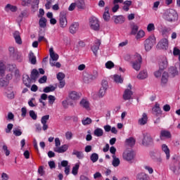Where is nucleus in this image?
Returning <instances> with one entry per match:
<instances>
[{
	"mask_svg": "<svg viewBox=\"0 0 180 180\" xmlns=\"http://www.w3.org/2000/svg\"><path fill=\"white\" fill-rule=\"evenodd\" d=\"M163 18L167 22H176L178 20V13L174 9H169L165 12Z\"/></svg>",
	"mask_w": 180,
	"mask_h": 180,
	"instance_id": "obj_1",
	"label": "nucleus"
},
{
	"mask_svg": "<svg viewBox=\"0 0 180 180\" xmlns=\"http://www.w3.org/2000/svg\"><path fill=\"white\" fill-rule=\"evenodd\" d=\"M131 58L132 60L131 63L134 70L136 71H140V68H141V63H143L141 55L135 53Z\"/></svg>",
	"mask_w": 180,
	"mask_h": 180,
	"instance_id": "obj_2",
	"label": "nucleus"
},
{
	"mask_svg": "<svg viewBox=\"0 0 180 180\" xmlns=\"http://www.w3.org/2000/svg\"><path fill=\"white\" fill-rule=\"evenodd\" d=\"M155 43H157V39L154 35H151L148 39H146L144 41V47L146 51H150Z\"/></svg>",
	"mask_w": 180,
	"mask_h": 180,
	"instance_id": "obj_3",
	"label": "nucleus"
},
{
	"mask_svg": "<svg viewBox=\"0 0 180 180\" xmlns=\"http://www.w3.org/2000/svg\"><path fill=\"white\" fill-rule=\"evenodd\" d=\"M89 26L93 30H99L101 27L99 20H98L96 17H91V18L89 19Z\"/></svg>",
	"mask_w": 180,
	"mask_h": 180,
	"instance_id": "obj_4",
	"label": "nucleus"
},
{
	"mask_svg": "<svg viewBox=\"0 0 180 180\" xmlns=\"http://www.w3.org/2000/svg\"><path fill=\"white\" fill-rule=\"evenodd\" d=\"M122 158L127 162H133L134 160V152L133 150H125L122 154Z\"/></svg>",
	"mask_w": 180,
	"mask_h": 180,
	"instance_id": "obj_5",
	"label": "nucleus"
},
{
	"mask_svg": "<svg viewBox=\"0 0 180 180\" xmlns=\"http://www.w3.org/2000/svg\"><path fill=\"white\" fill-rule=\"evenodd\" d=\"M169 42L167 38H164L160 40L157 44V48L160 50H168V46Z\"/></svg>",
	"mask_w": 180,
	"mask_h": 180,
	"instance_id": "obj_6",
	"label": "nucleus"
},
{
	"mask_svg": "<svg viewBox=\"0 0 180 180\" xmlns=\"http://www.w3.org/2000/svg\"><path fill=\"white\" fill-rule=\"evenodd\" d=\"M68 24V21L67 20V15L64 13H60L59 16V25L62 29H65L67 27V25Z\"/></svg>",
	"mask_w": 180,
	"mask_h": 180,
	"instance_id": "obj_7",
	"label": "nucleus"
},
{
	"mask_svg": "<svg viewBox=\"0 0 180 180\" xmlns=\"http://www.w3.org/2000/svg\"><path fill=\"white\" fill-rule=\"evenodd\" d=\"M50 119V115H46L41 117V123L42 124V130L46 131L49 129V124H47V122Z\"/></svg>",
	"mask_w": 180,
	"mask_h": 180,
	"instance_id": "obj_8",
	"label": "nucleus"
},
{
	"mask_svg": "<svg viewBox=\"0 0 180 180\" xmlns=\"http://www.w3.org/2000/svg\"><path fill=\"white\" fill-rule=\"evenodd\" d=\"M79 105L85 110H91V103L86 98H82L79 102Z\"/></svg>",
	"mask_w": 180,
	"mask_h": 180,
	"instance_id": "obj_9",
	"label": "nucleus"
},
{
	"mask_svg": "<svg viewBox=\"0 0 180 180\" xmlns=\"http://www.w3.org/2000/svg\"><path fill=\"white\" fill-rule=\"evenodd\" d=\"M22 82L25 86L30 88V86H32V84H33L34 82L32 81V78L29 77L28 75H23Z\"/></svg>",
	"mask_w": 180,
	"mask_h": 180,
	"instance_id": "obj_10",
	"label": "nucleus"
},
{
	"mask_svg": "<svg viewBox=\"0 0 180 180\" xmlns=\"http://www.w3.org/2000/svg\"><path fill=\"white\" fill-rule=\"evenodd\" d=\"M150 157L155 162H162V158L160 152H151Z\"/></svg>",
	"mask_w": 180,
	"mask_h": 180,
	"instance_id": "obj_11",
	"label": "nucleus"
},
{
	"mask_svg": "<svg viewBox=\"0 0 180 180\" xmlns=\"http://www.w3.org/2000/svg\"><path fill=\"white\" fill-rule=\"evenodd\" d=\"M150 143H153V138L150 136V134L145 133L143 134V139L142 141L143 146H148Z\"/></svg>",
	"mask_w": 180,
	"mask_h": 180,
	"instance_id": "obj_12",
	"label": "nucleus"
},
{
	"mask_svg": "<svg viewBox=\"0 0 180 180\" xmlns=\"http://www.w3.org/2000/svg\"><path fill=\"white\" fill-rule=\"evenodd\" d=\"M101 40L97 39L95 41L94 44H93L91 47V51H93L94 56H98V51L99 50V47L101 46Z\"/></svg>",
	"mask_w": 180,
	"mask_h": 180,
	"instance_id": "obj_13",
	"label": "nucleus"
},
{
	"mask_svg": "<svg viewBox=\"0 0 180 180\" xmlns=\"http://www.w3.org/2000/svg\"><path fill=\"white\" fill-rule=\"evenodd\" d=\"M67 150H68V145L67 144H64L61 146H58V147H55L53 148V151L55 153H58V154H63L64 153H65V151H67Z\"/></svg>",
	"mask_w": 180,
	"mask_h": 180,
	"instance_id": "obj_14",
	"label": "nucleus"
},
{
	"mask_svg": "<svg viewBox=\"0 0 180 180\" xmlns=\"http://www.w3.org/2000/svg\"><path fill=\"white\" fill-rule=\"evenodd\" d=\"M147 122H148V116L147 113L143 112L142 117L139 119L138 124L139 126H145V124H147Z\"/></svg>",
	"mask_w": 180,
	"mask_h": 180,
	"instance_id": "obj_15",
	"label": "nucleus"
},
{
	"mask_svg": "<svg viewBox=\"0 0 180 180\" xmlns=\"http://www.w3.org/2000/svg\"><path fill=\"white\" fill-rule=\"evenodd\" d=\"M69 98L72 101H79L81 98V93H78L75 91H70L69 93Z\"/></svg>",
	"mask_w": 180,
	"mask_h": 180,
	"instance_id": "obj_16",
	"label": "nucleus"
},
{
	"mask_svg": "<svg viewBox=\"0 0 180 180\" xmlns=\"http://www.w3.org/2000/svg\"><path fill=\"white\" fill-rule=\"evenodd\" d=\"M79 29V23L78 22H73L70 25L69 30L72 34H75L78 30Z\"/></svg>",
	"mask_w": 180,
	"mask_h": 180,
	"instance_id": "obj_17",
	"label": "nucleus"
},
{
	"mask_svg": "<svg viewBox=\"0 0 180 180\" xmlns=\"http://www.w3.org/2000/svg\"><path fill=\"white\" fill-rule=\"evenodd\" d=\"M112 19L116 25H122V23H124L126 20V18H124L123 15H114Z\"/></svg>",
	"mask_w": 180,
	"mask_h": 180,
	"instance_id": "obj_18",
	"label": "nucleus"
},
{
	"mask_svg": "<svg viewBox=\"0 0 180 180\" xmlns=\"http://www.w3.org/2000/svg\"><path fill=\"white\" fill-rule=\"evenodd\" d=\"M168 67V60L167 58H163L159 63V69L164 71Z\"/></svg>",
	"mask_w": 180,
	"mask_h": 180,
	"instance_id": "obj_19",
	"label": "nucleus"
},
{
	"mask_svg": "<svg viewBox=\"0 0 180 180\" xmlns=\"http://www.w3.org/2000/svg\"><path fill=\"white\" fill-rule=\"evenodd\" d=\"M168 78H169V75H168V72H164L162 75V78H161V85H162V86L168 84Z\"/></svg>",
	"mask_w": 180,
	"mask_h": 180,
	"instance_id": "obj_20",
	"label": "nucleus"
},
{
	"mask_svg": "<svg viewBox=\"0 0 180 180\" xmlns=\"http://www.w3.org/2000/svg\"><path fill=\"white\" fill-rule=\"evenodd\" d=\"M136 180H150V176L145 172H140L136 174Z\"/></svg>",
	"mask_w": 180,
	"mask_h": 180,
	"instance_id": "obj_21",
	"label": "nucleus"
},
{
	"mask_svg": "<svg viewBox=\"0 0 180 180\" xmlns=\"http://www.w3.org/2000/svg\"><path fill=\"white\" fill-rule=\"evenodd\" d=\"M49 56L51 58V60L57 61L59 58L58 54L55 53L54 49L53 48L49 49Z\"/></svg>",
	"mask_w": 180,
	"mask_h": 180,
	"instance_id": "obj_22",
	"label": "nucleus"
},
{
	"mask_svg": "<svg viewBox=\"0 0 180 180\" xmlns=\"http://www.w3.org/2000/svg\"><path fill=\"white\" fill-rule=\"evenodd\" d=\"M133 96V91L131 90L127 89L124 91L123 94V98L124 101H129L131 99V96Z\"/></svg>",
	"mask_w": 180,
	"mask_h": 180,
	"instance_id": "obj_23",
	"label": "nucleus"
},
{
	"mask_svg": "<svg viewBox=\"0 0 180 180\" xmlns=\"http://www.w3.org/2000/svg\"><path fill=\"white\" fill-rule=\"evenodd\" d=\"M160 140L162 139H171V132L167 130H162L160 135Z\"/></svg>",
	"mask_w": 180,
	"mask_h": 180,
	"instance_id": "obj_24",
	"label": "nucleus"
},
{
	"mask_svg": "<svg viewBox=\"0 0 180 180\" xmlns=\"http://www.w3.org/2000/svg\"><path fill=\"white\" fill-rule=\"evenodd\" d=\"M4 11L6 12H16V11H18V7L8 4L5 6Z\"/></svg>",
	"mask_w": 180,
	"mask_h": 180,
	"instance_id": "obj_25",
	"label": "nucleus"
},
{
	"mask_svg": "<svg viewBox=\"0 0 180 180\" xmlns=\"http://www.w3.org/2000/svg\"><path fill=\"white\" fill-rule=\"evenodd\" d=\"M131 4H133L131 1L126 0L125 1H124V6L122 7L123 11H124L125 12H129L130 6H131Z\"/></svg>",
	"mask_w": 180,
	"mask_h": 180,
	"instance_id": "obj_26",
	"label": "nucleus"
},
{
	"mask_svg": "<svg viewBox=\"0 0 180 180\" xmlns=\"http://www.w3.org/2000/svg\"><path fill=\"white\" fill-rule=\"evenodd\" d=\"M72 155H76L77 158H78V160H83V158L85 157V155H84V153H82V151H78L77 150H73L72 153Z\"/></svg>",
	"mask_w": 180,
	"mask_h": 180,
	"instance_id": "obj_27",
	"label": "nucleus"
},
{
	"mask_svg": "<svg viewBox=\"0 0 180 180\" xmlns=\"http://www.w3.org/2000/svg\"><path fill=\"white\" fill-rule=\"evenodd\" d=\"M13 37L17 44H22V38H20V33L19 32V31H15L13 33Z\"/></svg>",
	"mask_w": 180,
	"mask_h": 180,
	"instance_id": "obj_28",
	"label": "nucleus"
},
{
	"mask_svg": "<svg viewBox=\"0 0 180 180\" xmlns=\"http://www.w3.org/2000/svg\"><path fill=\"white\" fill-rule=\"evenodd\" d=\"M103 18L105 22H108V20H110V14L109 13V6H105Z\"/></svg>",
	"mask_w": 180,
	"mask_h": 180,
	"instance_id": "obj_29",
	"label": "nucleus"
},
{
	"mask_svg": "<svg viewBox=\"0 0 180 180\" xmlns=\"http://www.w3.org/2000/svg\"><path fill=\"white\" fill-rule=\"evenodd\" d=\"M161 148L163 153L166 154L167 160H169V157H171V155L169 154V148H168V146L166 144H162Z\"/></svg>",
	"mask_w": 180,
	"mask_h": 180,
	"instance_id": "obj_30",
	"label": "nucleus"
},
{
	"mask_svg": "<svg viewBox=\"0 0 180 180\" xmlns=\"http://www.w3.org/2000/svg\"><path fill=\"white\" fill-rule=\"evenodd\" d=\"M11 60H14V61H18V63H22V61H23V56H22V53L18 51L13 56Z\"/></svg>",
	"mask_w": 180,
	"mask_h": 180,
	"instance_id": "obj_31",
	"label": "nucleus"
},
{
	"mask_svg": "<svg viewBox=\"0 0 180 180\" xmlns=\"http://www.w3.org/2000/svg\"><path fill=\"white\" fill-rule=\"evenodd\" d=\"M30 78L33 82H36V79L39 78V71L36 69H33L31 72Z\"/></svg>",
	"mask_w": 180,
	"mask_h": 180,
	"instance_id": "obj_32",
	"label": "nucleus"
},
{
	"mask_svg": "<svg viewBox=\"0 0 180 180\" xmlns=\"http://www.w3.org/2000/svg\"><path fill=\"white\" fill-rule=\"evenodd\" d=\"M152 110L156 116H158L159 115H161L162 113V111H161V108H160V104L156 103L155 106L152 108Z\"/></svg>",
	"mask_w": 180,
	"mask_h": 180,
	"instance_id": "obj_33",
	"label": "nucleus"
},
{
	"mask_svg": "<svg viewBox=\"0 0 180 180\" xmlns=\"http://www.w3.org/2000/svg\"><path fill=\"white\" fill-rule=\"evenodd\" d=\"M6 66L4 64V61H0V75L1 77H4L5 73L6 72Z\"/></svg>",
	"mask_w": 180,
	"mask_h": 180,
	"instance_id": "obj_34",
	"label": "nucleus"
},
{
	"mask_svg": "<svg viewBox=\"0 0 180 180\" xmlns=\"http://www.w3.org/2000/svg\"><path fill=\"white\" fill-rule=\"evenodd\" d=\"M125 144L127 146H129V147H133V146L136 144V139H134L133 137H129V139H126Z\"/></svg>",
	"mask_w": 180,
	"mask_h": 180,
	"instance_id": "obj_35",
	"label": "nucleus"
},
{
	"mask_svg": "<svg viewBox=\"0 0 180 180\" xmlns=\"http://www.w3.org/2000/svg\"><path fill=\"white\" fill-rule=\"evenodd\" d=\"M148 77V74L147 73V70H143L139 72L137 75V78L139 79H146Z\"/></svg>",
	"mask_w": 180,
	"mask_h": 180,
	"instance_id": "obj_36",
	"label": "nucleus"
},
{
	"mask_svg": "<svg viewBox=\"0 0 180 180\" xmlns=\"http://www.w3.org/2000/svg\"><path fill=\"white\" fill-rule=\"evenodd\" d=\"M131 34L136 36V34H137V32H139V25L134 23L131 24Z\"/></svg>",
	"mask_w": 180,
	"mask_h": 180,
	"instance_id": "obj_37",
	"label": "nucleus"
},
{
	"mask_svg": "<svg viewBox=\"0 0 180 180\" xmlns=\"http://www.w3.org/2000/svg\"><path fill=\"white\" fill-rule=\"evenodd\" d=\"M94 134L96 137H102L103 136V129L102 128H96L94 131Z\"/></svg>",
	"mask_w": 180,
	"mask_h": 180,
	"instance_id": "obj_38",
	"label": "nucleus"
},
{
	"mask_svg": "<svg viewBox=\"0 0 180 180\" xmlns=\"http://www.w3.org/2000/svg\"><path fill=\"white\" fill-rule=\"evenodd\" d=\"M54 91H56V86L53 85H49V86H46L44 89L43 92H44L45 94H49V92H54Z\"/></svg>",
	"mask_w": 180,
	"mask_h": 180,
	"instance_id": "obj_39",
	"label": "nucleus"
},
{
	"mask_svg": "<svg viewBox=\"0 0 180 180\" xmlns=\"http://www.w3.org/2000/svg\"><path fill=\"white\" fill-rule=\"evenodd\" d=\"M112 164L114 167H119L120 165V160L116 158L115 155H112Z\"/></svg>",
	"mask_w": 180,
	"mask_h": 180,
	"instance_id": "obj_40",
	"label": "nucleus"
},
{
	"mask_svg": "<svg viewBox=\"0 0 180 180\" xmlns=\"http://www.w3.org/2000/svg\"><path fill=\"white\" fill-rule=\"evenodd\" d=\"M113 79L116 84H123V77H122L120 75H115L113 76Z\"/></svg>",
	"mask_w": 180,
	"mask_h": 180,
	"instance_id": "obj_41",
	"label": "nucleus"
},
{
	"mask_svg": "<svg viewBox=\"0 0 180 180\" xmlns=\"http://www.w3.org/2000/svg\"><path fill=\"white\" fill-rule=\"evenodd\" d=\"M8 51L10 54V58H12L18 51V49H15L13 46H10L8 48Z\"/></svg>",
	"mask_w": 180,
	"mask_h": 180,
	"instance_id": "obj_42",
	"label": "nucleus"
},
{
	"mask_svg": "<svg viewBox=\"0 0 180 180\" xmlns=\"http://www.w3.org/2000/svg\"><path fill=\"white\" fill-rule=\"evenodd\" d=\"M94 79V76L91 75H87L86 76H84L83 80L85 84H89L90 82H92V80Z\"/></svg>",
	"mask_w": 180,
	"mask_h": 180,
	"instance_id": "obj_43",
	"label": "nucleus"
},
{
	"mask_svg": "<svg viewBox=\"0 0 180 180\" xmlns=\"http://www.w3.org/2000/svg\"><path fill=\"white\" fill-rule=\"evenodd\" d=\"M79 169V163H76L72 169V175H75V176L78 175Z\"/></svg>",
	"mask_w": 180,
	"mask_h": 180,
	"instance_id": "obj_44",
	"label": "nucleus"
},
{
	"mask_svg": "<svg viewBox=\"0 0 180 180\" xmlns=\"http://www.w3.org/2000/svg\"><path fill=\"white\" fill-rule=\"evenodd\" d=\"M146 36V32L144 30H141L138 32H136V39L139 40L140 39H143Z\"/></svg>",
	"mask_w": 180,
	"mask_h": 180,
	"instance_id": "obj_45",
	"label": "nucleus"
},
{
	"mask_svg": "<svg viewBox=\"0 0 180 180\" xmlns=\"http://www.w3.org/2000/svg\"><path fill=\"white\" fill-rule=\"evenodd\" d=\"M75 4H76V6L79 9H84L85 8V1H84V0H79Z\"/></svg>",
	"mask_w": 180,
	"mask_h": 180,
	"instance_id": "obj_46",
	"label": "nucleus"
},
{
	"mask_svg": "<svg viewBox=\"0 0 180 180\" xmlns=\"http://www.w3.org/2000/svg\"><path fill=\"white\" fill-rule=\"evenodd\" d=\"M169 73L172 77H176L178 75V70H176V68L171 67L169 70Z\"/></svg>",
	"mask_w": 180,
	"mask_h": 180,
	"instance_id": "obj_47",
	"label": "nucleus"
},
{
	"mask_svg": "<svg viewBox=\"0 0 180 180\" xmlns=\"http://www.w3.org/2000/svg\"><path fill=\"white\" fill-rule=\"evenodd\" d=\"M13 133L14 136H16V137H19V136H22V129H20L19 127H17L13 129Z\"/></svg>",
	"mask_w": 180,
	"mask_h": 180,
	"instance_id": "obj_48",
	"label": "nucleus"
},
{
	"mask_svg": "<svg viewBox=\"0 0 180 180\" xmlns=\"http://www.w3.org/2000/svg\"><path fill=\"white\" fill-rule=\"evenodd\" d=\"M82 123L83 126H88V124H91V123H92V119H91L89 117L84 118L82 120Z\"/></svg>",
	"mask_w": 180,
	"mask_h": 180,
	"instance_id": "obj_49",
	"label": "nucleus"
},
{
	"mask_svg": "<svg viewBox=\"0 0 180 180\" xmlns=\"http://www.w3.org/2000/svg\"><path fill=\"white\" fill-rule=\"evenodd\" d=\"M39 4H40V0H33L32 8L34 11H37L39 9Z\"/></svg>",
	"mask_w": 180,
	"mask_h": 180,
	"instance_id": "obj_50",
	"label": "nucleus"
},
{
	"mask_svg": "<svg viewBox=\"0 0 180 180\" xmlns=\"http://www.w3.org/2000/svg\"><path fill=\"white\" fill-rule=\"evenodd\" d=\"M29 58H30V61L31 64H33V65L36 64V63H37L36 57L33 52L30 53Z\"/></svg>",
	"mask_w": 180,
	"mask_h": 180,
	"instance_id": "obj_51",
	"label": "nucleus"
},
{
	"mask_svg": "<svg viewBox=\"0 0 180 180\" xmlns=\"http://www.w3.org/2000/svg\"><path fill=\"white\" fill-rule=\"evenodd\" d=\"M8 85H9V81L5 80L4 78L0 79V88L8 86Z\"/></svg>",
	"mask_w": 180,
	"mask_h": 180,
	"instance_id": "obj_52",
	"label": "nucleus"
},
{
	"mask_svg": "<svg viewBox=\"0 0 180 180\" xmlns=\"http://www.w3.org/2000/svg\"><path fill=\"white\" fill-rule=\"evenodd\" d=\"M46 22H47V20L46 19V18H41V19H39V25L40 27H46Z\"/></svg>",
	"mask_w": 180,
	"mask_h": 180,
	"instance_id": "obj_53",
	"label": "nucleus"
},
{
	"mask_svg": "<svg viewBox=\"0 0 180 180\" xmlns=\"http://www.w3.org/2000/svg\"><path fill=\"white\" fill-rule=\"evenodd\" d=\"M105 68L107 70H112V68H115V63L110 60L108 61L105 64Z\"/></svg>",
	"mask_w": 180,
	"mask_h": 180,
	"instance_id": "obj_54",
	"label": "nucleus"
},
{
	"mask_svg": "<svg viewBox=\"0 0 180 180\" xmlns=\"http://www.w3.org/2000/svg\"><path fill=\"white\" fill-rule=\"evenodd\" d=\"M15 69H16V65L15 64L8 65L6 71H9V72L12 73L15 70Z\"/></svg>",
	"mask_w": 180,
	"mask_h": 180,
	"instance_id": "obj_55",
	"label": "nucleus"
},
{
	"mask_svg": "<svg viewBox=\"0 0 180 180\" xmlns=\"http://www.w3.org/2000/svg\"><path fill=\"white\" fill-rule=\"evenodd\" d=\"M90 160L91 161H92V162H96V161L99 160V155H98V153H94L90 156Z\"/></svg>",
	"mask_w": 180,
	"mask_h": 180,
	"instance_id": "obj_56",
	"label": "nucleus"
},
{
	"mask_svg": "<svg viewBox=\"0 0 180 180\" xmlns=\"http://www.w3.org/2000/svg\"><path fill=\"white\" fill-rule=\"evenodd\" d=\"M143 169L146 170L147 172L150 174V175H151L152 174H154V169H153V167H151L150 165H144Z\"/></svg>",
	"mask_w": 180,
	"mask_h": 180,
	"instance_id": "obj_57",
	"label": "nucleus"
},
{
	"mask_svg": "<svg viewBox=\"0 0 180 180\" xmlns=\"http://www.w3.org/2000/svg\"><path fill=\"white\" fill-rule=\"evenodd\" d=\"M6 95L8 99H13V98H15V94L13 93V91L7 90L6 91Z\"/></svg>",
	"mask_w": 180,
	"mask_h": 180,
	"instance_id": "obj_58",
	"label": "nucleus"
},
{
	"mask_svg": "<svg viewBox=\"0 0 180 180\" xmlns=\"http://www.w3.org/2000/svg\"><path fill=\"white\" fill-rule=\"evenodd\" d=\"M73 136H74V134H72V132L71 131H68L65 134V137L66 140L70 141L72 139Z\"/></svg>",
	"mask_w": 180,
	"mask_h": 180,
	"instance_id": "obj_59",
	"label": "nucleus"
},
{
	"mask_svg": "<svg viewBox=\"0 0 180 180\" xmlns=\"http://www.w3.org/2000/svg\"><path fill=\"white\" fill-rule=\"evenodd\" d=\"M30 117L32 119V120H37V114L34 112V110H31L29 112Z\"/></svg>",
	"mask_w": 180,
	"mask_h": 180,
	"instance_id": "obj_60",
	"label": "nucleus"
},
{
	"mask_svg": "<svg viewBox=\"0 0 180 180\" xmlns=\"http://www.w3.org/2000/svg\"><path fill=\"white\" fill-rule=\"evenodd\" d=\"M63 167L64 168H67V167H69L68 166V162L67 160H63L60 164L59 163L58 164V169H61V168H63Z\"/></svg>",
	"mask_w": 180,
	"mask_h": 180,
	"instance_id": "obj_61",
	"label": "nucleus"
},
{
	"mask_svg": "<svg viewBox=\"0 0 180 180\" xmlns=\"http://www.w3.org/2000/svg\"><path fill=\"white\" fill-rule=\"evenodd\" d=\"M108 88H109V85L108 84V81L103 80L101 82V89H104L105 91H108Z\"/></svg>",
	"mask_w": 180,
	"mask_h": 180,
	"instance_id": "obj_62",
	"label": "nucleus"
},
{
	"mask_svg": "<svg viewBox=\"0 0 180 180\" xmlns=\"http://www.w3.org/2000/svg\"><path fill=\"white\" fill-rule=\"evenodd\" d=\"M48 101H49V105H53L54 102H56V96L53 95H49L48 96Z\"/></svg>",
	"mask_w": 180,
	"mask_h": 180,
	"instance_id": "obj_63",
	"label": "nucleus"
},
{
	"mask_svg": "<svg viewBox=\"0 0 180 180\" xmlns=\"http://www.w3.org/2000/svg\"><path fill=\"white\" fill-rule=\"evenodd\" d=\"M3 151L4 153V154L6 155V157L9 156V155L11 154V151L9 150V149H8V146L6 145H4L3 146Z\"/></svg>",
	"mask_w": 180,
	"mask_h": 180,
	"instance_id": "obj_64",
	"label": "nucleus"
}]
</instances>
